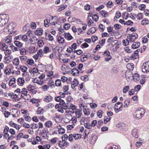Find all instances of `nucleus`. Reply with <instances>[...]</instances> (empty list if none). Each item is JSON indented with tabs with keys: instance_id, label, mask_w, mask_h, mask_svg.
I'll use <instances>...</instances> for the list:
<instances>
[{
	"instance_id": "nucleus-1",
	"label": "nucleus",
	"mask_w": 149,
	"mask_h": 149,
	"mask_svg": "<svg viewBox=\"0 0 149 149\" xmlns=\"http://www.w3.org/2000/svg\"><path fill=\"white\" fill-rule=\"evenodd\" d=\"M145 110L143 108H139L137 109L133 114V116L136 119L141 118L145 113Z\"/></svg>"
},
{
	"instance_id": "nucleus-2",
	"label": "nucleus",
	"mask_w": 149,
	"mask_h": 149,
	"mask_svg": "<svg viewBox=\"0 0 149 149\" xmlns=\"http://www.w3.org/2000/svg\"><path fill=\"white\" fill-rule=\"evenodd\" d=\"M8 15L5 14H0V26H3L8 22Z\"/></svg>"
},
{
	"instance_id": "nucleus-3",
	"label": "nucleus",
	"mask_w": 149,
	"mask_h": 149,
	"mask_svg": "<svg viewBox=\"0 0 149 149\" xmlns=\"http://www.w3.org/2000/svg\"><path fill=\"white\" fill-rule=\"evenodd\" d=\"M142 71L143 72H149V61L144 63L141 67Z\"/></svg>"
},
{
	"instance_id": "nucleus-4",
	"label": "nucleus",
	"mask_w": 149,
	"mask_h": 149,
	"mask_svg": "<svg viewBox=\"0 0 149 149\" xmlns=\"http://www.w3.org/2000/svg\"><path fill=\"white\" fill-rule=\"evenodd\" d=\"M134 34H136L137 36V37H135L134 38H133V37H135V35H131L129 34H128L127 35L129 37V39L130 40V42H134L136 39L138 38V35L136 33H135Z\"/></svg>"
},
{
	"instance_id": "nucleus-5",
	"label": "nucleus",
	"mask_w": 149,
	"mask_h": 149,
	"mask_svg": "<svg viewBox=\"0 0 149 149\" xmlns=\"http://www.w3.org/2000/svg\"><path fill=\"white\" fill-rule=\"evenodd\" d=\"M36 35L40 36L43 33V30L41 28H38L34 32Z\"/></svg>"
},
{
	"instance_id": "nucleus-6",
	"label": "nucleus",
	"mask_w": 149,
	"mask_h": 149,
	"mask_svg": "<svg viewBox=\"0 0 149 149\" xmlns=\"http://www.w3.org/2000/svg\"><path fill=\"white\" fill-rule=\"evenodd\" d=\"M140 42H134L132 45L131 47L132 49H136L140 47Z\"/></svg>"
},
{
	"instance_id": "nucleus-7",
	"label": "nucleus",
	"mask_w": 149,
	"mask_h": 149,
	"mask_svg": "<svg viewBox=\"0 0 149 149\" xmlns=\"http://www.w3.org/2000/svg\"><path fill=\"white\" fill-rule=\"evenodd\" d=\"M72 82L73 83L71 84V87L73 89L77 86L79 84V82L78 80L75 78L74 79Z\"/></svg>"
},
{
	"instance_id": "nucleus-8",
	"label": "nucleus",
	"mask_w": 149,
	"mask_h": 149,
	"mask_svg": "<svg viewBox=\"0 0 149 149\" xmlns=\"http://www.w3.org/2000/svg\"><path fill=\"white\" fill-rule=\"evenodd\" d=\"M63 35L64 37L65 38L67 39L68 40H70L73 38L72 36L69 32L68 33H65L63 35Z\"/></svg>"
},
{
	"instance_id": "nucleus-9",
	"label": "nucleus",
	"mask_w": 149,
	"mask_h": 149,
	"mask_svg": "<svg viewBox=\"0 0 149 149\" xmlns=\"http://www.w3.org/2000/svg\"><path fill=\"white\" fill-rule=\"evenodd\" d=\"M97 29V28H96L95 27H92L91 28L89 29L88 31L87 34L88 35H90V34L89 33V32H90L92 34H93L94 33H95Z\"/></svg>"
},
{
	"instance_id": "nucleus-10",
	"label": "nucleus",
	"mask_w": 149,
	"mask_h": 149,
	"mask_svg": "<svg viewBox=\"0 0 149 149\" xmlns=\"http://www.w3.org/2000/svg\"><path fill=\"white\" fill-rule=\"evenodd\" d=\"M53 97L50 95H46L44 99V100L46 102H49L52 100Z\"/></svg>"
},
{
	"instance_id": "nucleus-11",
	"label": "nucleus",
	"mask_w": 149,
	"mask_h": 149,
	"mask_svg": "<svg viewBox=\"0 0 149 149\" xmlns=\"http://www.w3.org/2000/svg\"><path fill=\"white\" fill-rule=\"evenodd\" d=\"M133 79L134 81L136 82L138 81L140 78V76L138 73H135L132 76Z\"/></svg>"
},
{
	"instance_id": "nucleus-12",
	"label": "nucleus",
	"mask_w": 149,
	"mask_h": 149,
	"mask_svg": "<svg viewBox=\"0 0 149 149\" xmlns=\"http://www.w3.org/2000/svg\"><path fill=\"white\" fill-rule=\"evenodd\" d=\"M42 130V132H40L39 133V135L41 136L42 135L45 134L46 136L48 138V136H47V134L49 133L48 130L47 129L44 128Z\"/></svg>"
},
{
	"instance_id": "nucleus-13",
	"label": "nucleus",
	"mask_w": 149,
	"mask_h": 149,
	"mask_svg": "<svg viewBox=\"0 0 149 149\" xmlns=\"http://www.w3.org/2000/svg\"><path fill=\"white\" fill-rule=\"evenodd\" d=\"M13 64L15 65H17L19 64V60L18 58L16 57L13 59Z\"/></svg>"
},
{
	"instance_id": "nucleus-14",
	"label": "nucleus",
	"mask_w": 149,
	"mask_h": 149,
	"mask_svg": "<svg viewBox=\"0 0 149 149\" xmlns=\"http://www.w3.org/2000/svg\"><path fill=\"white\" fill-rule=\"evenodd\" d=\"M130 102V100L129 98H127L124 101V103L125 104L124 106V107H128V105L129 104Z\"/></svg>"
},
{
	"instance_id": "nucleus-15",
	"label": "nucleus",
	"mask_w": 149,
	"mask_h": 149,
	"mask_svg": "<svg viewBox=\"0 0 149 149\" xmlns=\"http://www.w3.org/2000/svg\"><path fill=\"white\" fill-rule=\"evenodd\" d=\"M14 43L15 45L19 48L22 47L23 45V44L22 43L17 41L15 40Z\"/></svg>"
},
{
	"instance_id": "nucleus-16",
	"label": "nucleus",
	"mask_w": 149,
	"mask_h": 149,
	"mask_svg": "<svg viewBox=\"0 0 149 149\" xmlns=\"http://www.w3.org/2000/svg\"><path fill=\"white\" fill-rule=\"evenodd\" d=\"M57 128L58 129V132L59 134H62L65 132V130L62 127H61L59 128H58V126H57Z\"/></svg>"
},
{
	"instance_id": "nucleus-17",
	"label": "nucleus",
	"mask_w": 149,
	"mask_h": 149,
	"mask_svg": "<svg viewBox=\"0 0 149 149\" xmlns=\"http://www.w3.org/2000/svg\"><path fill=\"white\" fill-rule=\"evenodd\" d=\"M137 130L136 129H134L132 131V136L135 138L138 137V135L137 133Z\"/></svg>"
},
{
	"instance_id": "nucleus-18",
	"label": "nucleus",
	"mask_w": 149,
	"mask_h": 149,
	"mask_svg": "<svg viewBox=\"0 0 149 149\" xmlns=\"http://www.w3.org/2000/svg\"><path fill=\"white\" fill-rule=\"evenodd\" d=\"M28 93V91H27L26 89L25 88H23L22 90L21 93L22 94L24 95L25 96H27L28 95H27V93ZM29 96V97H30L31 96L29 95H28Z\"/></svg>"
},
{
	"instance_id": "nucleus-19",
	"label": "nucleus",
	"mask_w": 149,
	"mask_h": 149,
	"mask_svg": "<svg viewBox=\"0 0 149 149\" xmlns=\"http://www.w3.org/2000/svg\"><path fill=\"white\" fill-rule=\"evenodd\" d=\"M55 85L56 86H60L61 85V80L60 79H57L56 80L55 83Z\"/></svg>"
},
{
	"instance_id": "nucleus-20",
	"label": "nucleus",
	"mask_w": 149,
	"mask_h": 149,
	"mask_svg": "<svg viewBox=\"0 0 149 149\" xmlns=\"http://www.w3.org/2000/svg\"><path fill=\"white\" fill-rule=\"evenodd\" d=\"M36 78H35L33 79V80H32V82L34 83H37L39 85H42L43 83V81H41V80H40V81L38 79L36 80V81H35V79H36Z\"/></svg>"
},
{
	"instance_id": "nucleus-21",
	"label": "nucleus",
	"mask_w": 149,
	"mask_h": 149,
	"mask_svg": "<svg viewBox=\"0 0 149 149\" xmlns=\"http://www.w3.org/2000/svg\"><path fill=\"white\" fill-rule=\"evenodd\" d=\"M149 23V20L146 18L142 20L141 24L143 25L148 24Z\"/></svg>"
},
{
	"instance_id": "nucleus-22",
	"label": "nucleus",
	"mask_w": 149,
	"mask_h": 149,
	"mask_svg": "<svg viewBox=\"0 0 149 149\" xmlns=\"http://www.w3.org/2000/svg\"><path fill=\"white\" fill-rule=\"evenodd\" d=\"M45 125L46 127H49L52 126V123L51 121H48L45 123Z\"/></svg>"
},
{
	"instance_id": "nucleus-23",
	"label": "nucleus",
	"mask_w": 149,
	"mask_h": 149,
	"mask_svg": "<svg viewBox=\"0 0 149 149\" xmlns=\"http://www.w3.org/2000/svg\"><path fill=\"white\" fill-rule=\"evenodd\" d=\"M103 113V111L100 110H98L97 113V117L100 118H101L102 117V114Z\"/></svg>"
},
{
	"instance_id": "nucleus-24",
	"label": "nucleus",
	"mask_w": 149,
	"mask_h": 149,
	"mask_svg": "<svg viewBox=\"0 0 149 149\" xmlns=\"http://www.w3.org/2000/svg\"><path fill=\"white\" fill-rule=\"evenodd\" d=\"M118 40H114L111 41L108 45V46L112 45V47H113L114 45L117 43Z\"/></svg>"
},
{
	"instance_id": "nucleus-25",
	"label": "nucleus",
	"mask_w": 149,
	"mask_h": 149,
	"mask_svg": "<svg viewBox=\"0 0 149 149\" xmlns=\"http://www.w3.org/2000/svg\"><path fill=\"white\" fill-rule=\"evenodd\" d=\"M100 13L103 17H107L108 13L106 11L103 10L100 12Z\"/></svg>"
},
{
	"instance_id": "nucleus-26",
	"label": "nucleus",
	"mask_w": 149,
	"mask_h": 149,
	"mask_svg": "<svg viewBox=\"0 0 149 149\" xmlns=\"http://www.w3.org/2000/svg\"><path fill=\"white\" fill-rule=\"evenodd\" d=\"M28 91H31L35 89L34 87L31 84H29L26 87Z\"/></svg>"
},
{
	"instance_id": "nucleus-27",
	"label": "nucleus",
	"mask_w": 149,
	"mask_h": 149,
	"mask_svg": "<svg viewBox=\"0 0 149 149\" xmlns=\"http://www.w3.org/2000/svg\"><path fill=\"white\" fill-rule=\"evenodd\" d=\"M133 24V22L131 20H128L126 22L124 23V25H127V26H132Z\"/></svg>"
},
{
	"instance_id": "nucleus-28",
	"label": "nucleus",
	"mask_w": 149,
	"mask_h": 149,
	"mask_svg": "<svg viewBox=\"0 0 149 149\" xmlns=\"http://www.w3.org/2000/svg\"><path fill=\"white\" fill-rule=\"evenodd\" d=\"M30 101L33 104L38 103L40 102V101L38 100L33 98Z\"/></svg>"
},
{
	"instance_id": "nucleus-29",
	"label": "nucleus",
	"mask_w": 149,
	"mask_h": 149,
	"mask_svg": "<svg viewBox=\"0 0 149 149\" xmlns=\"http://www.w3.org/2000/svg\"><path fill=\"white\" fill-rule=\"evenodd\" d=\"M4 42L6 43H10L12 41V38H6L4 39Z\"/></svg>"
},
{
	"instance_id": "nucleus-30",
	"label": "nucleus",
	"mask_w": 149,
	"mask_h": 149,
	"mask_svg": "<svg viewBox=\"0 0 149 149\" xmlns=\"http://www.w3.org/2000/svg\"><path fill=\"white\" fill-rule=\"evenodd\" d=\"M26 62L29 65H32L34 63V61L32 59H28V60Z\"/></svg>"
},
{
	"instance_id": "nucleus-31",
	"label": "nucleus",
	"mask_w": 149,
	"mask_h": 149,
	"mask_svg": "<svg viewBox=\"0 0 149 149\" xmlns=\"http://www.w3.org/2000/svg\"><path fill=\"white\" fill-rule=\"evenodd\" d=\"M68 137V136L66 134L63 135L61 137L62 141H65L67 140Z\"/></svg>"
},
{
	"instance_id": "nucleus-32",
	"label": "nucleus",
	"mask_w": 149,
	"mask_h": 149,
	"mask_svg": "<svg viewBox=\"0 0 149 149\" xmlns=\"http://www.w3.org/2000/svg\"><path fill=\"white\" fill-rule=\"evenodd\" d=\"M129 89V86H126L124 87L123 89V93H125Z\"/></svg>"
},
{
	"instance_id": "nucleus-33",
	"label": "nucleus",
	"mask_w": 149,
	"mask_h": 149,
	"mask_svg": "<svg viewBox=\"0 0 149 149\" xmlns=\"http://www.w3.org/2000/svg\"><path fill=\"white\" fill-rule=\"evenodd\" d=\"M84 126L86 128L88 129H91V124L88 123H85Z\"/></svg>"
},
{
	"instance_id": "nucleus-34",
	"label": "nucleus",
	"mask_w": 149,
	"mask_h": 149,
	"mask_svg": "<svg viewBox=\"0 0 149 149\" xmlns=\"http://www.w3.org/2000/svg\"><path fill=\"white\" fill-rule=\"evenodd\" d=\"M48 38H46V39L48 40L52 41L54 40V38L50 34H48Z\"/></svg>"
},
{
	"instance_id": "nucleus-35",
	"label": "nucleus",
	"mask_w": 149,
	"mask_h": 149,
	"mask_svg": "<svg viewBox=\"0 0 149 149\" xmlns=\"http://www.w3.org/2000/svg\"><path fill=\"white\" fill-rule=\"evenodd\" d=\"M70 26V24L69 23H65L63 26L65 30H68Z\"/></svg>"
},
{
	"instance_id": "nucleus-36",
	"label": "nucleus",
	"mask_w": 149,
	"mask_h": 149,
	"mask_svg": "<svg viewBox=\"0 0 149 149\" xmlns=\"http://www.w3.org/2000/svg\"><path fill=\"white\" fill-rule=\"evenodd\" d=\"M141 88V86L140 85H138L135 86L134 89L135 91H139Z\"/></svg>"
},
{
	"instance_id": "nucleus-37",
	"label": "nucleus",
	"mask_w": 149,
	"mask_h": 149,
	"mask_svg": "<svg viewBox=\"0 0 149 149\" xmlns=\"http://www.w3.org/2000/svg\"><path fill=\"white\" fill-rule=\"evenodd\" d=\"M113 5V4L112 2L110 1H109L107 3V7L111 8V7Z\"/></svg>"
},
{
	"instance_id": "nucleus-38",
	"label": "nucleus",
	"mask_w": 149,
	"mask_h": 149,
	"mask_svg": "<svg viewBox=\"0 0 149 149\" xmlns=\"http://www.w3.org/2000/svg\"><path fill=\"white\" fill-rule=\"evenodd\" d=\"M48 85L50 86H53L54 87H55V85L54 84V81L52 79H51L49 81Z\"/></svg>"
},
{
	"instance_id": "nucleus-39",
	"label": "nucleus",
	"mask_w": 149,
	"mask_h": 149,
	"mask_svg": "<svg viewBox=\"0 0 149 149\" xmlns=\"http://www.w3.org/2000/svg\"><path fill=\"white\" fill-rule=\"evenodd\" d=\"M121 13L119 11H118L116 12V16L114 17V19H115V17L117 18H119L121 17Z\"/></svg>"
},
{
	"instance_id": "nucleus-40",
	"label": "nucleus",
	"mask_w": 149,
	"mask_h": 149,
	"mask_svg": "<svg viewBox=\"0 0 149 149\" xmlns=\"http://www.w3.org/2000/svg\"><path fill=\"white\" fill-rule=\"evenodd\" d=\"M136 17L138 18V19L139 20H140L143 19V16L142 13H139L136 16Z\"/></svg>"
},
{
	"instance_id": "nucleus-41",
	"label": "nucleus",
	"mask_w": 149,
	"mask_h": 149,
	"mask_svg": "<svg viewBox=\"0 0 149 149\" xmlns=\"http://www.w3.org/2000/svg\"><path fill=\"white\" fill-rule=\"evenodd\" d=\"M146 6L143 4H140L139 6V8L140 10H145Z\"/></svg>"
},
{
	"instance_id": "nucleus-42",
	"label": "nucleus",
	"mask_w": 149,
	"mask_h": 149,
	"mask_svg": "<svg viewBox=\"0 0 149 149\" xmlns=\"http://www.w3.org/2000/svg\"><path fill=\"white\" fill-rule=\"evenodd\" d=\"M4 115L5 117L8 118L10 115V113L7 111H5L4 113Z\"/></svg>"
},
{
	"instance_id": "nucleus-43",
	"label": "nucleus",
	"mask_w": 149,
	"mask_h": 149,
	"mask_svg": "<svg viewBox=\"0 0 149 149\" xmlns=\"http://www.w3.org/2000/svg\"><path fill=\"white\" fill-rule=\"evenodd\" d=\"M91 39L93 42H95L98 40V37L96 36H92Z\"/></svg>"
},
{
	"instance_id": "nucleus-44",
	"label": "nucleus",
	"mask_w": 149,
	"mask_h": 149,
	"mask_svg": "<svg viewBox=\"0 0 149 149\" xmlns=\"http://www.w3.org/2000/svg\"><path fill=\"white\" fill-rule=\"evenodd\" d=\"M42 43H43V44H44L43 41L42 40H39L38 42V44L39 45L38 46L39 47H40L42 46L41 45Z\"/></svg>"
},
{
	"instance_id": "nucleus-45",
	"label": "nucleus",
	"mask_w": 149,
	"mask_h": 149,
	"mask_svg": "<svg viewBox=\"0 0 149 149\" xmlns=\"http://www.w3.org/2000/svg\"><path fill=\"white\" fill-rule=\"evenodd\" d=\"M31 28L34 29L36 27V25L35 22H32L31 23Z\"/></svg>"
},
{
	"instance_id": "nucleus-46",
	"label": "nucleus",
	"mask_w": 149,
	"mask_h": 149,
	"mask_svg": "<svg viewBox=\"0 0 149 149\" xmlns=\"http://www.w3.org/2000/svg\"><path fill=\"white\" fill-rule=\"evenodd\" d=\"M99 29H101L102 32H103L104 31V28L105 27L102 24H100L99 25Z\"/></svg>"
},
{
	"instance_id": "nucleus-47",
	"label": "nucleus",
	"mask_w": 149,
	"mask_h": 149,
	"mask_svg": "<svg viewBox=\"0 0 149 149\" xmlns=\"http://www.w3.org/2000/svg\"><path fill=\"white\" fill-rule=\"evenodd\" d=\"M68 47L70 48V49H75L77 48V45L76 43H74L72 45H71V47Z\"/></svg>"
},
{
	"instance_id": "nucleus-48",
	"label": "nucleus",
	"mask_w": 149,
	"mask_h": 149,
	"mask_svg": "<svg viewBox=\"0 0 149 149\" xmlns=\"http://www.w3.org/2000/svg\"><path fill=\"white\" fill-rule=\"evenodd\" d=\"M19 58L21 61H25L27 58V57L25 56H20Z\"/></svg>"
},
{
	"instance_id": "nucleus-49",
	"label": "nucleus",
	"mask_w": 149,
	"mask_h": 149,
	"mask_svg": "<svg viewBox=\"0 0 149 149\" xmlns=\"http://www.w3.org/2000/svg\"><path fill=\"white\" fill-rule=\"evenodd\" d=\"M89 47V45L86 43L84 42L81 45V47L82 48H86Z\"/></svg>"
},
{
	"instance_id": "nucleus-50",
	"label": "nucleus",
	"mask_w": 149,
	"mask_h": 149,
	"mask_svg": "<svg viewBox=\"0 0 149 149\" xmlns=\"http://www.w3.org/2000/svg\"><path fill=\"white\" fill-rule=\"evenodd\" d=\"M90 106L91 109H93L96 108L97 106V105L95 103H90Z\"/></svg>"
},
{
	"instance_id": "nucleus-51",
	"label": "nucleus",
	"mask_w": 149,
	"mask_h": 149,
	"mask_svg": "<svg viewBox=\"0 0 149 149\" xmlns=\"http://www.w3.org/2000/svg\"><path fill=\"white\" fill-rule=\"evenodd\" d=\"M68 80V78L64 76H62L61 78V80L63 82H65Z\"/></svg>"
},
{
	"instance_id": "nucleus-52",
	"label": "nucleus",
	"mask_w": 149,
	"mask_h": 149,
	"mask_svg": "<svg viewBox=\"0 0 149 149\" xmlns=\"http://www.w3.org/2000/svg\"><path fill=\"white\" fill-rule=\"evenodd\" d=\"M49 50V48L48 47L45 46L43 49V51L45 54L47 53Z\"/></svg>"
},
{
	"instance_id": "nucleus-53",
	"label": "nucleus",
	"mask_w": 149,
	"mask_h": 149,
	"mask_svg": "<svg viewBox=\"0 0 149 149\" xmlns=\"http://www.w3.org/2000/svg\"><path fill=\"white\" fill-rule=\"evenodd\" d=\"M101 48V47L99 45H96V46L95 48L94 49L93 52V53H95L96 52V51L97 50L99 49H100Z\"/></svg>"
},
{
	"instance_id": "nucleus-54",
	"label": "nucleus",
	"mask_w": 149,
	"mask_h": 149,
	"mask_svg": "<svg viewBox=\"0 0 149 149\" xmlns=\"http://www.w3.org/2000/svg\"><path fill=\"white\" fill-rule=\"evenodd\" d=\"M22 39L23 41L26 42L27 40V36L26 35H22Z\"/></svg>"
},
{
	"instance_id": "nucleus-55",
	"label": "nucleus",
	"mask_w": 149,
	"mask_h": 149,
	"mask_svg": "<svg viewBox=\"0 0 149 149\" xmlns=\"http://www.w3.org/2000/svg\"><path fill=\"white\" fill-rule=\"evenodd\" d=\"M97 120H94L92 122L91 125V127H94L97 124Z\"/></svg>"
},
{
	"instance_id": "nucleus-56",
	"label": "nucleus",
	"mask_w": 149,
	"mask_h": 149,
	"mask_svg": "<svg viewBox=\"0 0 149 149\" xmlns=\"http://www.w3.org/2000/svg\"><path fill=\"white\" fill-rule=\"evenodd\" d=\"M93 58L95 61H98L100 59V57L99 56L97 55L95 56L94 55H93Z\"/></svg>"
},
{
	"instance_id": "nucleus-57",
	"label": "nucleus",
	"mask_w": 149,
	"mask_h": 149,
	"mask_svg": "<svg viewBox=\"0 0 149 149\" xmlns=\"http://www.w3.org/2000/svg\"><path fill=\"white\" fill-rule=\"evenodd\" d=\"M57 138H56V137L54 138L51 139V142L52 143L54 144L56 142V141H57L56 140H57Z\"/></svg>"
},
{
	"instance_id": "nucleus-58",
	"label": "nucleus",
	"mask_w": 149,
	"mask_h": 149,
	"mask_svg": "<svg viewBox=\"0 0 149 149\" xmlns=\"http://www.w3.org/2000/svg\"><path fill=\"white\" fill-rule=\"evenodd\" d=\"M89 75V74H88L86 75L85 76H82L81 77V79L84 81H85V79H86L87 78H88V76Z\"/></svg>"
},
{
	"instance_id": "nucleus-59",
	"label": "nucleus",
	"mask_w": 149,
	"mask_h": 149,
	"mask_svg": "<svg viewBox=\"0 0 149 149\" xmlns=\"http://www.w3.org/2000/svg\"><path fill=\"white\" fill-rule=\"evenodd\" d=\"M109 36V34L107 33L104 32L102 33V37H108Z\"/></svg>"
},
{
	"instance_id": "nucleus-60",
	"label": "nucleus",
	"mask_w": 149,
	"mask_h": 149,
	"mask_svg": "<svg viewBox=\"0 0 149 149\" xmlns=\"http://www.w3.org/2000/svg\"><path fill=\"white\" fill-rule=\"evenodd\" d=\"M69 87V86L68 85H65L64 86V87L63 88V89L64 91V92L65 93L68 90Z\"/></svg>"
},
{
	"instance_id": "nucleus-61",
	"label": "nucleus",
	"mask_w": 149,
	"mask_h": 149,
	"mask_svg": "<svg viewBox=\"0 0 149 149\" xmlns=\"http://www.w3.org/2000/svg\"><path fill=\"white\" fill-rule=\"evenodd\" d=\"M32 120L34 122H38L39 121L38 119L37 116H34L32 118Z\"/></svg>"
},
{
	"instance_id": "nucleus-62",
	"label": "nucleus",
	"mask_w": 149,
	"mask_h": 149,
	"mask_svg": "<svg viewBox=\"0 0 149 149\" xmlns=\"http://www.w3.org/2000/svg\"><path fill=\"white\" fill-rule=\"evenodd\" d=\"M23 127L25 128H28L30 127V125L29 124L24 123L23 125Z\"/></svg>"
},
{
	"instance_id": "nucleus-63",
	"label": "nucleus",
	"mask_w": 149,
	"mask_h": 149,
	"mask_svg": "<svg viewBox=\"0 0 149 149\" xmlns=\"http://www.w3.org/2000/svg\"><path fill=\"white\" fill-rule=\"evenodd\" d=\"M113 27L111 26H110L109 27H107V31L109 33L112 32V31L113 30Z\"/></svg>"
},
{
	"instance_id": "nucleus-64",
	"label": "nucleus",
	"mask_w": 149,
	"mask_h": 149,
	"mask_svg": "<svg viewBox=\"0 0 149 149\" xmlns=\"http://www.w3.org/2000/svg\"><path fill=\"white\" fill-rule=\"evenodd\" d=\"M9 132L12 135H13L15 134V131L13 129H10L9 130Z\"/></svg>"
}]
</instances>
